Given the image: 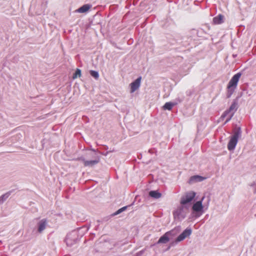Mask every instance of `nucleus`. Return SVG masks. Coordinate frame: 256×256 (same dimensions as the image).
Returning a JSON list of instances; mask_svg holds the SVG:
<instances>
[{"instance_id": "f257e3e1", "label": "nucleus", "mask_w": 256, "mask_h": 256, "mask_svg": "<svg viewBox=\"0 0 256 256\" xmlns=\"http://www.w3.org/2000/svg\"><path fill=\"white\" fill-rule=\"evenodd\" d=\"M241 76L240 73H237L234 74L230 81L229 82L228 86H227V90H228V97L230 98L231 95L234 92L235 89L236 88L238 82L240 80V78Z\"/></svg>"}, {"instance_id": "a211bd4d", "label": "nucleus", "mask_w": 256, "mask_h": 256, "mask_svg": "<svg viewBox=\"0 0 256 256\" xmlns=\"http://www.w3.org/2000/svg\"><path fill=\"white\" fill-rule=\"evenodd\" d=\"M81 76V70L80 69L77 68L74 74H73L72 78L75 79L78 77Z\"/></svg>"}, {"instance_id": "f3484780", "label": "nucleus", "mask_w": 256, "mask_h": 256, "mask_svg": "<svg viewBox=\"0 0 256 256\" xmlns=\"http://www.w3.org/2000/svg\"><path fill=\"white\" fill-rule=\"evenodd\" d=\"M8 197V194H2L0 196V206L6 200Z\"/></svg>"}, {"instance_id": "f8f14e48", "label": "nucleus", "mask_w": 256, "mask_h": 256, "mask_svg": "<svg viewBox=\"0 0 256 256\" xmlns=\"http://www.w3.org/2000/svg\"><path fill=\"white\" fill-rule=\"evenodd\" d=\"M91 5L86 4L83 5L80 8L76 10V11L80 13H84L88 12L91 8Z\"/></svg>"}, {"instance_id": "f03ea898", "label": "nucleus", "mask_w": 256, "mask_h": 256, "mask_svg": "<svg viewBox=\"0 0 256 256\" xmlns=\"http://www.w3.org/2000/svg\"><path fill=\"white\" fill-rule=\"evenodd\" d=\"M90 155L91 156L92 158H94V160H86L84 159H82L84 166H93L100 162V158L98 156H97L94 150H92V152L90 153Z\"/></svg>"}, {"instance_id": "0eeeda50", "label": "nucleus", "mask_w": 256, "mask_h": 256, "mask_svg": "<svg viewBox=\"0 0 256 256\" xmlns=\"http://www.w3.org/2000/svg\"><path fill=\"white\" fill-rule=\"evenodd\" d=\"M192 234V230L190 228L186 229L176 239V242H181Z\"/></svg>"}, {"instance_id": "1a4fd4ad", "label": "nucleus", "mask_w": 256, "mask_h": 256, "mask_svg": "<svg viewBox=\"0 0 256 256\" xmlns=\"http://www.w3.org/2000/svg\"><path fill=\"white\" fill-rule=\"evenodd\" d=\"M141 79V77H139L134 82L130 84V86L131 93L134 92L139 88L140 84Z\"/></svg>"}, {"instance_id": "9d476101", "label": "nucleus", "mask_w": 256, "mask_h": 256, "mask_svg": "<svg viewBox=\"0 0 256 256\" xmlns=\"http://www.w3.org/2000/svg\"><path fill=\"white\" fill-rule=\"evenodd\" d=\"M236 106H237V104L236 102H234L232 105L230 106L229 110H228V111H226L224 113L223 116H225L228 113V112H232V114H231L230 117L229 118H228L226 122H228L232 118V116L233 114H234V112L236 110Z\"/></svg>"}, {"instance_id": "39448f33", "label": "nucleus", "mask_w": 256, "mask_h": 256, "mask_svg": "<svg viewBox=\"0 0 256 256\" xmlns=\"http://www.w3.org/2000/svg\"><path fill=\"white\" fill-rule=\"evenodd\" d=\"M196 196V193L194 192H190L186 194L180 200V204H186L192 202Z\"/></svg>"}, {"instance_id": "20e7f679", "label": "nucleus", "mask_w": 256, "mask_h": 256, "mask_svg": "<svg viewBox=\"0 0 256 256\" xmlns=\"http://www.w3.org/2000/svg\"><path fill=\"white\" fill-rule=\"evenodd\" d=\"M240 136L238 132H236L231 137L228 144V148L229 150H234L237 144L238 138Z\"/></svg>"}, {"instance_id": "4468645a", "label": "nucleus", "mask_w": 256, "mask_h": 256, "mask_svg": "<svg viewBox=\"0 0 256 256\" xmlns=\"http://www.w3.org/2000/svg\"><path fill=\"white\" fill-rule=\"evenodd\" d=\"M149 195L152 198H160L162 194L158 192L156 190H152L150 192Z\"/></svg>"}, {"instance_id": "dca6fc26", "label": "nucleus", "mask_w": 256, "mask_h": 256, "mask_svg": "<svg viewBox=\"0 0 256 256\" xmlns=\"http://www.w3.org/2000/svg\"><path fill=\"white\" fill-rule=\"evenodd\" d=\"M204 178L199 176H194L190 178V181H196V182H200L204 180Z\"/></svg>"}, {"instance_id": "9b49d317", "label": "nucleus", "mask_w": 256, "mask_h": 256, "mask_svg": "<svg viewBox=\"0 0 256 256\" xmlns=\"http://www.w3.org/2000/svg\"><path fill=\"white\" fill-rule=\"evenodd\" d=\"M204 199L202 197V200L196 202L192 206V210L196 212H200L202 210L203 206L202 205V200Z\"/></svg>"}, {"instance_id": "2eb2a0df", "label": "nucleus", "mask_w": 256, "mask_h": 256, "mask_svg": "<svg viewBox=\"0 0 256 256\" xmlns=\"http://www.w3.org/2000/svg\"><path fill=\"white\" fill-rule=\"evenodd\" d=\"M174 106V104L170 102H167L163 106V108L164 110H170Z\"/></svg>"}, {"instance_id": "6ab92c4d", "label": "nucleus", "mask_w": 256, "mask_h": 256, "mask_svg": "<svg viewBox=\"0 0 256 256\" xmlns=\"http://www.w3.org/2000/svg\"><path fill=\"white\" fill-rule=\"evenodd\" d=\"M90 74L92 77L96 79H98L99 77L98 73L96 71L90 70Z\"/></svg>"}, {"instance_id": "423d86ee", "label": "nucleus", "mask_w": 256, "mask_h": 256, "mask_svg": "<svg viewBox=\"0 0 256 256\" xmlns=\"http://www.w3.org/2000/svg\"><path fill=\"white\" fill-rule=\"evenodd\" d=\"M192 234V230L190 228L186 229L176 239V242H181Z\"/></svg>"}, {"instance_id": "aec40b11", "label": "nucleus", "mask_w": 256, "mask_h": 256, "mask_svg": "<svg viewBox=\"0 0 256 256\" xmlns=\"http://www.w3.org/2000/svg\"><path fill=\"white\" fill-rule=\"evenodd\" d=\"M122 212V210H120V208L115 213V214H120Z\"/></svg>"}, {"instance_id": "ddd939ff", "label": "nucleus", "mask_w": 256, "mask_h": 256, "mask_svg": "<svg viewBox=\"0 0 256 256\" xmlns=\"http://www.w3.org/2000/svg\"><path fill=\"white\" fill-rule=\"evenodd\" d=\"M224 16L222 14H219L217 16L214 18L213 23L214 24H219L223 22Z\"/></svg>"}, {"instance_id": "7ed1b4c3", "label": "nucleus", "mask_w": 256, "mask_h": 256, "mask_svg": "<svg viewBox=\"0 0 256 256\" xmlns=\"http://www.w3.org/2000/svg\"><path fill=\"white\" fill-rule=\"evenodd\" d=\"M179 232L178 229L174 228L170 231L166 232L158 240V244H166L169 241V237L170 236H174Z\"/></svg>"}, {"instance_id": "6e6552de", "label": "nucleus", "mask_w": 256, "mask_h": 256, "mask_svg": "<svg viewBox=\"0 0 256 256\" xmlns=\"http://www.w3.org/2000/svg\"><path fill=\"white\" fill-rule=\"evenodd\" d=\"M47 226L46 219H42L40 220L38 224V232L42 234L46 229Z\"/></svg>"}, {"instance_id": "412c9836", "label": "nucleus", "mask_w": 256, "mask_h": 256, "mask_svg": "<svg viewBox=\"0 0 256 256\" xmlns=\"http://www.w3.org/2000/svg\"><path fill=\"white\" fill-rule=\"evenodd\" d=\"M126 206H124L122 208H120V210H122V212H123L124 210L126 209Z\"/></svg>"}]
</instances>
